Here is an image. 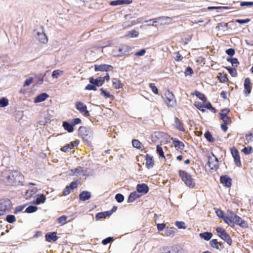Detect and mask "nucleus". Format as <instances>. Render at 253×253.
<instances>
[{
  "mask_svg": "<svg viewBox=\"0 0 253 253\" xmlns=\"http://www.w3.org/2000/svg\"><path fill=\"white\" fill-rule=\"evenodd\" d=\"M199 236L201 238L205 240L206 241H209L211 238V237L212 236V234L211 232H206L200 233L199 234Z\"/></svg>",
  "mask_w": 253,
  "mask_h": 253,
  "instance_id": "29",
  "label": "nucleus"
},
{
  "mask_svg": "<svg viewBox=\"0 0 253 253\" xmlns=\"http://www.w3.org/2000/svg\"><path fill=\"white\" fill-rule=\"evenodd\" d=\"M228 24L224 22H221L217 24L216 29L218 30L225 31L227 29Z\"/></svg>",
  "mask_w": 253,
  "mask_h": 253,
  "instance_id": "36",
  "label": "nucleus"
},
{
  "mask_svg": "<svg viewBox=\"0 0 253 253\" xmlns=\"http://www.w3.org/2000/svg\"><path fill=\"white\" fill-rule=\"evenodd\" d=\"M227 61L230 62L232 65L234 67H237L239 64L237 58L227 59Z\"/></svg>",
  "mask_w": 253,
  "mask_h": 253,
  "instance_id": "47",
  "label": "nucleus"
},
{
  "mask_svg": "<svg viewBox=\"0 0 253 253\" xmlns=\"http://www.w3.org/2000/svg\"><path fill=\"white\" fill-rule=\"evenodd\" d=\"M220 181L226 187H230L231 186L232 179L226 175L220 176Z\"/></svg>",
  "mask_w": 253,
  "mask_h": 253,
  "instance_id": "13",
  "label": "nucleus"
},
{
  "mask_svg": "<svg viewBox=\"0 0 253 253\" xmlns=\"http://www.w3.org/2000/svg\"><path fill=\"white\" fill-rule=\"evenodd\" d=\"M231 154L234 158L236 165L238 167H240L241 166V162L240 161V156L238 150L236 149H231Z\"/></svg>",
  "mask_w": 253,
  "mask_h": 253,
  "instance_id": "11",
  "label": "nucleus"
},
{
  "mask_svg": "<svg viewBox=\"0 0 253 253\" xmlns=\"http://www.w3.org/2000/svg\"><path fill=\"white\" fill-rule=\"evenodd\" d=\"M46 197L43 194H39L37 195L36 199L33 202L35 205H40L45 203Z\"/></svg>",
  "mask_w": 253,
  "mask_h": 253,
  "instance_id": "20",
  "label": "nucleus"
},
{
  "mask_svg": "<svg viewBox=\"0 0 253 253\" xmlns=\"http://www.w3.org/2000/svg\"><path fill=\"white\" fill-rule=\"evenodd\" d=\"M113 238L109 237L102 240V243L105 245L113 241Z\"/></svg>",
  "mask_w": 253,
  "mask_h": 253,
  "instance_id": "61",
  "label": "nucleus"
},
{
  "mask_svg": "<svg viewBox=\"0 0 253 253\" xmlns=\"http://www.w3.org/2000/svg\"><path fill=\"white\" fill-rule=\"evenodd\" d=\"M220 119L222 120V121L225 124H229L231 122V120L229 117L228 116L221 117Z\"/></svg>",
  "mask_w": 253,
  "mask_h": 253,
  "instance_id": "56",
  "label": "nucleus"
},
{
  "mask_svg": "<svg viewBox=\"0 0 253 253\" xmlns=\"http://www.w3.org/2000/svg\"><path fill=\"white\" fill-rule=\"evenodd\" d=\"M216 231L217 233V235L220 237H221L222 235H224L226 232L225 230L221 227H217L216 228Z\"/></svg>",
  "mask_w": 253,
  "mask_h": 253,
  "instance_id": "49",
  "label": "nucleus"
},
{
  "mask_svg": "<svg viewBox=\"0 0 253 253\" xmlns=\"http://www.w3.org/2000/svg\"><path fill=\"white\" fill-rule=\"evenodd\" d=\"M63 126L64 128L69 132H72L74 131L73 125L67 122L63 123Z\"/></svg>",
  "mask_w": 253,
  "mask_h": 253,
  "instance_id": "27",
  "label": "nucleus"
},
{
  "mask_svg": "<svg viewBox=\"0 0 253 253\" xmlns=\"http://www.w3.org/2000/svg\"><path fill=\"white\" fill-rule=\"evenodd\" d=\"M227 70L228 71L229 73L232 76H235L236 75V70L235 69L231 68V67H226Z\"/></svg>",
  "mask_w": 253,
  "mask_h": 253,
  "instance_id": "62",
  "label": "nucleus"
},
{
  "mask_svg": "<svg viewBox=\"0 0 253 253\" xmlns=\"http://www.w3.org/2000/svg\"><path fill=\"white\" fill-rule=\"evenodd\" d=\"M12 208V203L8 199L0 200V216L10 212Z\"/></svg>",
  "mask_w": 253,
  "mask_h": 253,
  "instance_id": "3",
  "label": "nucleus"
},
{
  "mask_svg": "<svg viewBox=\"0 0 253 253\" xmlns=\"http://www.w3.org/2000/svg\"><path fill=\"white\" fill-rule=\"evenodd\" d=\"M115 199L118 203H122L124 200V196L122 194H117L115 196Z\"/></svg>",
  "mask_w": 253,
  "mask_h": 253,
  "instance_id": "51",
  "label": "nucleus"
},
{
  "mask_svg": "<svg viewBox=\"0 0 253 253\" xmlns=\"http://www.w3.org/2000/svg\"><path fill=\"white\" fill-rule=\"evenodd\" d=\"M222 240L226 242L229 245H231L232 243V240L229 234L226 232L220 237Z\"/></svg>",
  "mask_w": 253,
  "mask_h": 253,
  "instance_id": "34",
  "label": "nucleus"
},
{
  "mask_svg": "<svg viewBox=\"0 0 253 253\" xmlns=\"http://www.w3.org/2000/svg\"><path fill=\"white\" fill-rule=\"evenodd\" d=\"M175 225L179 229H185L186 226H185V223L183 221H176L175 222Z\"/></svg>",
  "mask_w": 253,
  "mask_h": 253,
  "instance_id": "53",
  "label": "nucleus"
},
{
  "mask_svg": "<svg viewBox=\"0 0 253 253\" xmlns=\"http://www.w3.org/2000/svg\"><path fill=\"white\" fill-rule=\"evenodd\" d=\"M38 210V207L35 206H30L26 209L25 212L33 213Z\"/></svg>",
  "mask_w": 253,
  "mask_h": 253,
  "instance_id": "39",
  "label": "nucleus"
},
{
  "mask_svg": "<svg viewBox=\"0 0 253 253\" xmlns=\"http://www.w3.org/2000/svg\"><path fill=\"white\" fill-rule=\"evenodd\" d=\"M139 197L140 195L138 194V192L137 191L132 192L128 196L127 202L132 203Z\"/></svg>",
  "mask_w": 253,
  "mask_h": 253,
  "instance_id": "24",
  "label": "nucleus"
},
{
  "mask_svg": "<svg viewBox=\"0 0 253 253\" xmlns=\"http://www.w3.org/2000/svg\"><path fill=\"white\" fill-rule=\"evenodd\" d=\"M156 151H157V153L159 154V155L160 157H162L163 158H165V156L164 155V152L163 150V149L160 145L157 146Z\"/></svg>",
  "mask_w": 253,
  "mask_h": 253,
  "instance_id": "42",
  "label": "nucleus"
},
{
  "mask_svg": "<svg viewBox=\"0 0 253 253\" xmlns=\"http://www.w3.org/2000/svg\"><path fill=\"white\" fill-rule=\"evenodd\" d=\"M72 190V189L70 188L69 186H66L63 191V195H64V196L68 195V194H69L71 193Z\"/></svg>",
  "mask_w": 253,
  "mask_h": 253,
  "instance_id": "59",
  "label": "nucleus"
},
{
  "mask_svg": "<svg viewBox=\"0 0 253 253\" xmlns=\"http://www.w3.org/2000/svg\"><path fill=\"white\" fill-rule=\"evenodd\" d=\"M205 137L210 142H213L215 139L213 138L212 135L209 131H207L204 134Z\"/></svg>",
  "mask_w": 253,
  "mask_h": 253,
  "instance_id": "37",
  "label": "nucleus"
},
{
  "mask_svg": "<svg viewBox=\"0 0 253 253\" xmlns=\"http://www.w3.org/2000/svg\"><path fill=\"white\" fill-rule=\"evenodd\" d=\"M165 253H179L178 249L176 246L168 247L165 250Z\"/></svg>",
  "mask_w": 253,
  "mask_h": 253,
  "instance_id": "30",
  "label": "nucleus"
},
{
  "mask_svg": "<svg viewBox=\"0 0 253 253\" xmlns=\"http://www.w3.org/2000/svg\"><path fill=\"white\" fill-rule=\"evenodd\" d=\"M175 120V126L180 131H184V128L182 126V125L181 123L179 120L178 118L177 117H175L174 118Z\"/></svg>",
  "mask_w": 253,
  "mask_h": 253,
  "instance_id": "33",
  "label": "nucleus"
},
{
  "mask_svg": "<svg viewBox=\"0 0 253 253\" xmlns=\"http://www.w3.org/2000/svg\"><path fill=\"white\" fill-rule=\"evenodd\" d=\"M226 53L230 56H233L235 54V50L233 48H229L226 50Z\"/></svg>",
  "mask_w": 253,
  "mask_h": 253,
  "instance_id": "64",
  "label": "nucleus"
},
{
  "mask_svg": "<svg viewBox=\"0 0 253 253\" xmlns=\"http://www.w3.org/2000/svg\"><path fill=\"white\" fill-rule=\"evenodd\" d=\"M179 172L182 181L187 186H189V187H193L194 186V180L192 178L191 175L190 174L183 170H180Z\"/></svg>",
  "mask_w": 253,
  "mask_h": 253,
  "instance_id": "4",
  "label": "nucleus"
},
{
  "mask_svg": "<svg viewBox=\"0 0 253 253\" xmlns=\"http://www.w3.org/2000/svg\"><path fill=\"white\" fill-rule=\"evenodd\" d=\"M174 230H175V228L170 227V228H167L165 231V234L164 236H173L174 235Z\"/></svg>",
  "mask_w": 253,
  "mask_h": 253,
  "instance_id": "32",
  "label": "nucleus"
},
{
  "mask_svg": "<svg viewBox=\"0 0 253 253\" xmlns=\"http://www.w3.org/2000/svg\"><path fill=\"white\" fill-rule=\"evenodd\" d=\"M240 6L242 7L247 6L251 7L253 6V2L252 1H242L240 2Z\"/></svg>",
  "mask_w": 253,
  "mask_h": 253,
  "instance_id": "52",
  "label": "nucleus"
},
{
  "mask_svg": "<svg viewBox=\"0 0 253 253\" xmlns=\"http://www.w3.org/2000/svg\"><path fill=\"white\" fill-rule=\"evenodd\" d=\"M100 90L101 91V95H103L105 98H110L111 100L114 99V96L103 88H100Z\"/></svg>",
  "mask_w": 253,
  "mask_h": 253,
  "instance_id": "31",
  "label": "nucleus"
},
{
  "mask_svg": "<svg viewBox=\"0 0 253 253\" xmlns=\"http://www.w3.org/2000/svg\"><path fill=\"white\" fill-rule=\"evenodd\" d=\"M76 109L84 116L88 117L90 116L87 106L84 103L80 101H77L75 104Z\"/></svg>",
  "mask_w": 253,
  "mask_h": 253,
  "instance_id": "7",
  "label": "nucleus"
},
{
  "mask_svg": "<svg viewBox=\"0 0 253 253\" xmlns=\"http://www.w3.org/2000/svg\"><path fill=\"white\" fill-rule=\"evenodd\" d=\"M208 162L206 164V167L209 169L210 172H213L215 171L218 168V160L216 156L213 154L208 156Z\"/></svg>",
  "mask_w": 253,
  "mask_h": 253,
  "instance_id": "2",
  "label": "nucleus"
},
{
  "mask_svg": "<svg viewBox=\"0 0 253 253\" xmlns=\"http://www.w3.org/2000/svg\"><path fill=\"white\" fill-rule=\"evenodd\" d=\"M113 67L111 65H106V64H101V65H94V69L96 72L97 71H108L109 70H112L113 69Z\"/></svg>",
  "mask_w": 253,
  "mask_h": 253,
  "instance_id": "10",
  "label": "nucleus"
},
{
  "mask_svg": "<svg viewBox=\"0 0 253 253\" xmlns=\"http://www.w3.org/2000/svg\"><path fill=\"white\" fill-rule=\"evenodd\" d=\"M35 36L36 39L42 43H46L48 41L47 36L43 32L42 29L41 31H38Z\"/></svg>",
  "mask_w": 253,
  "mask_h": 253,
  "instance_id": "9",
  "label": "nucleus"
},
{
  "mask_svg": "<svg viewBox=\"0 0 253 253\" xmlns=\"http://www.w3.org/2000/svg\"><path fill=\"white\" fill-rule=\"evenodd\" d=\"M89 80L90 84H95L96 86H101L104 84L103 79H102L101 77L96 79H94L93 77H90Z\"/></svg>",
  "mask_w": 253,
  "mask_h": 253,
  "instance_id": "16",
  "label": "nucleus"
},
{
  "mask_svg": "<svg viewBox=\"0 0 253 253\" xmlns=\"http://www.w3.org/2000/svg\"><path fill=\"white\" fill-rule=\"evenodd\" d=\"M149 86L151 88L152 91L156 94L158 93V89L154 84L151 83L149 84Z\"/></svg>",
  "mask_w": 253,
  "mask_h": 253,
  "instance_id": "58",
  "label": "nucleus"
},
{
  "mask_svg": "<svg viewBox=\"0 0 253 253\" xmlns=\"http://www.w3.org/2000/svg\"><path fill=\"white\" fill-rule=\"evenodd\" d=\"M25 207V205L19 206L16 207L14 211V213L17 214V213L22 211L24 208Z\"/></svg>",
  "mask_w": 253,
  "mask_h": 253,
  "instance_id": "63",
  "label": "nucleus"
},
{
  "mask_svg": "<svg viewBox=\"0 0 253 253\" xmlns=\"http://www.w3.org/2000/svg\"><path fill=\"white\" fill-rule=\"evenodd\" d=\"M172 139L173 140V144L177 150L181 151L184 150V145L182 142L180 141L179 140H177L175 138L174 139Z\"/></svg>",
  "mask_w": 253,
  "mask_h": 253,
  "instance_id": "15",
  "label": "nucleus"
},
{
  "mask_svg": "<svg viewBox=\"0 0 253 253\" xmlns=\"http://www.w3.org/2000/svg\"><path fill=\"white\" fill-rule=\"evenodd\" d=\"M45 239L46 241L50 242L51 241H56L58 239V237L56 235V233L49 232L45 235Z\"/></svg>",
  "mask_w": 253,
  "mask_h": 253,
  "instance_id": "17",
  "label": "nucleus"
},
{
  "mask_svg": "<svg viewBox=\"0 0 253 253\" xmlns=\"http://www.w3.org/2000/svg\"><path fill=\"white\" fill-rule=\"evenodd\" d=\"M49 97V95L46 93H42L40 94V95H38L34 100L35 103H39L42 102L46 100L48 97Z\"/></svg>",
  "mask_w": 253,
  "mask_h": 253,
  "instance_id": "22",
  "label": "nucleus"
},
{
  "mask_svg": "<svg viewBox=\"0 0 253 253\" xmlns=\"http://www.w3.org/2000/svg\"><path fill=\"white\" fill-rule=\"evenodd\" d=\"M132 144L134 147L136 148L137 149H140L141 145V143H140V142L137 139L133 140L132 141Z\"/></svg>",
  "mask_w": 253,
  "mask_h": 253,
  "instance_id": "48",
  "label": "nucleus"
},
{
  "mask_svg": "<svg viewBox=\"0 0 253 253\" xmlns=\"http://www.w3.org/2000/svg\"><path fill=\"white\" fill-rule=\"evenodd\" d=\"M8 104V101L5 98H2L0 99V107H4Z\"/></svg>",
  "mask_w": 253,
  "mask_h": 253,
  "instance_id": "46",
  "label": "nucleus"
},
{
  "mask_svg": "<svg viewBox=\"0 0 253 253\" xmlns=\"http://www.w3.org/2000/svg\"><path fill=\"white\" fill-rule=\"evenodd\" d=\"M111 214V212L109 211L101 212L97 213L95 215V218L96 220H99L101 218H105L107 216H110Z\"/></svg>",
  "mask_w": 253,
  "mask_h": 253,
  "instance_id": "26",
  "label": "nucleus"
},
{
  "mask_svg": "<svg viewBox=\"0 0 253 253\" xmlns=\"http://www.w3.org/2000/svg\"><path fill=\"white\" fill-rule=\"evenodd\" d=\"M146 159V167L148 169L152 168L154 165V161L153 159V157L149 154H147L145 157Z\"/></svg>",
  "mask_w": 253,
  "mask_h": 253,
  "instance_id": "19",
  "label": "nucleus"
},
{
  "mask_svg": "<svg viewBox=\"0 0 253 253\" xmlns=\"http://www.w3.org/2000/svg\"><path fill=\"white\" fill-rule=\"evenodd\" d=\"M137 191L138 193L146 194L149 191L148 186L144 183L138 184L136 186Z\"/></svg>",
  "mask_w": 253,
  "mask_h": 253,
  "instance_id": "14",
  "label": "nucleus"
},
{
  "mask_svg": "<svg viewBox=\"0 0 253 253\" xmlns=\"http://www.w3.org/2000/svg\"><path fill=\"white\" fill-rule=\"evenodd\" d=\"M139 35L138 31L133 30L128 32L126 35V37H129L131 38L137 37Z\"/></svg>",
  "mask_w": 253,
  "mask_h": 253,
  "instance_id": "38",
  "label": "nucleus"
},
{
  "mask_svg": "<svg viewBox=\"0 0 253 253\" xmlns=\"http://www.w3.org/2000/svg\"><path fill=\"white\" fill-rule=\"evenodd\" d=\"M235 224L239 225L242 228H248V224L247 222L243 220L240 217L237 215V216L235 217V221L234 222V226H235Z\"/></svg>",
  "mask_w": 253,
  "mask_h": 253,
  "instance_id": "12",
  "label": "nucleus"
},
{
  "mask_svg": "<svg viewBox=\"0 0 253 253\" xmlns=\"http://www.w3.org/2000/svg\"><path fill=\"white\" fill-rule=\"evenodd\" d=\"M165 101L168 106H172L175 103L174 97L172 92L168 91L166 92Z\"/></svg>",
  "mask_w": 253,
  "mask_h": 253,
  "instance_id": "8",
  "label": "nucleus"
},
{
  "mask_svg": "<svg viewBox=\"0 0 253 253\" xmlns=\"http://www.w3.org/2000/svg\"><path fill=\"white\" fill-rule=\"evenodd\" d=\"M174 58L176 61H180L182 60L183 57L180 54L179 52H176L174 53Z\"/></svg>",
  "mask_w": 253,
  "mask_h": 253,
  "instance_id": "54",
  "label": "nucleus"
},
{
  "mask_svg": "<svg viewBox=\"0 0 253 253\" xmlns=\"http://www.w3.org/2000/svg\"><path fill=\"white\" fill-rule=\"evenodd\" d=\"M210 244L212 248H215L217 250H220L218 245V242L216 239H212L210 241Z\"/></svg>",
  "mask_w": 253,
  "mask_h": 253,
  "instance_id": "45",
  "label": "nucleus"
},
{
  "mask_svg": "<svg viewBox=\"0 0 253 253\" xmlns=\"http://www.w3.org/2000/svg\"><path fill=\"white\" fill-rule=\"evenodd\" d=\"M85 89L86 90H96L97 89L96 86H95V85L94 84H87L85 86Z\"/></svg>",
  "mask_w": 253,
  "mask_h": 253,
  "instance_id": "55",
  "label": "nucleus"
},
{
  "mask_svg": "<svg viewBox=\"0 0 253 253\" xmlns=\"http://www.w3.org/2000/svg\"><path fill=\"white\" fill-rule=\"evenodd\" d=\"M74 175H85L86 174V170H84L82 167H78L76 169L71 170Z\"/></svg>",
  "mask_w": 253,
  "mask_h": 253,
  "instance_id": "18",
  "label": "nucleus"
},
{
  "mask_svg": "<svg viewBox=\"0 0 253 253\" xmlns=\"http://www.w3.org/2000/svg\"><path fill=\"white\" fill-rule=\"evenodd\" d=\"M78 143L76 141H74V142H71V144H68L65 146H63L61 148V150L63 152H66L68 151L69 150H71L73 149L75 145H77Z\"/></svg>",
  "mask_w": 253,
  "mask_h": 253,
  "instance_id": "25",
  "label": "nucleus"
},
{
  "mask_svg": "<svg viewBox=\"0 0 253 253\" xmlns=\"http://www.w3.org/2000/svg\"><path fill=\"white\" fill-rule=\"evenodd\" d=\"M236 216H237V215L235 214L231 210H228L227 211L226 215L225 218H224V221L231 227H233L234 222Z\"/></svg>",
  "mask_w": 253,
  "mask_h": 253,
  "instance_id": "6",
  "label": "nucleus"
},
{
  "mask_svg": "<svg viewBox=\"0 0 253 253\" xmlns=\"http://www.w3.org/2000/svg\"><path fill=\"white\" fill-rule=\"evenodd\" d=\"M251 80L250 78H247L245 80L244 82V88L245 89V93L246 94H249L251 91Z\"/></svg>",
  "mask_w": 253,
  "mask_h": 253,
  "instance_id": "23",
  "label": "nucleus"
},
{
  "mask_svg": "<svg viewBox=\"0 0 253 253\" xmlns=\"http://www.w3.org/2000/svg\"><path fill=\"white\" fill-rule=\"evenodd\" d=\"M33 79H34L33 77H30L28 79H27L24 82L23 86H27L30 85L33 82Z\"/></svg>",
  "mask_w": 253,
  "mask_h": 253,
  "instance_id": "57",
  "label": "nucleus"
},
{
  "mask_svg": "<svg viewBox=\"0 0 253 253\" xmlns=\"http://www.w3.org/2000/svg\"><path fill=\"white\" fill-rule=\"evenodd\" d=\"M6 220L7 222L10 223H13L16 220V218L14 215L9 214L7 215L6 217Z\"/></svg>",
  "mask_w": 253,
  "mask_h": 253,
  "instance_id": "41",
  "label": "nucleus"
},
{
  "mask_svg": "<svg viewBox=\"0 0 253 253\" xmlns=\"http://www.w3.org/2000/svg\"><path fill=\"white\" fill-rule=\"evenodd\" d=\"M216 215L220 218H222L224 220V218H225L224 212L220 210H218L216 211Z\"/></svg>",
  "mask_w": 253,
  "mask_h": 253,
  "instance_id": "60",
  "label": "nucleus"
},
{
  "mask_svg": "<svg viewBox=\"0 0 253 253\" xmlns=\"http://www.w3.org/2000/svg\"><path fill=\"white\" fill-rule=\"evenodd\" d=\"M90 197V193L87 191H83L79 195V199L83 201H86L89 199Z\"/></svg>",
  "mask_w": 253,
  "mask_h": 253,
  "instance_id": "21",
  "label": "nucleus"
},
{
  "mask_svg": "<svg viewBox=\"0 0 253 253\" xmlns=\"http://www.w3.org/2000/svg\"><path fill=\"white\" fill-rule=\"evenodd\" d=\"M63 73V71L59 70H56L52 72V77L53 78H57L59 76L62 75Z\"/></svg>",
  "mask_w": 253,
  "mask_h": 253,
  "instance_id": "40",
  "label": "nucleus"
},
{
  "mask_svg": "<svg viewBox=\"0 0 253 253\" xmlns=\"http://www.w3.org/2000/svg\"><path fill=\"white\" fill-rule=\"evenodd\" d=\"M67 218V216L66 215H62L60 217H59L57 219V221L58 223L61 224H64L66 223V221Z\"/></svg>",
  "mask_w": 253,
  "mask_h": 253,
  "instance_id": "44",
  "label": "nucleus"
},
{
  "mask_svg": "<svg viewBox=\"0 0 253 253\" xmlns=\"http://www.w3.org/2000/svg\"><path fill=\"white\" fill-rule=\"evenodd\" d=\"M1 177L2 180L9 186L19 185L24 179V177L21 172L12 170L2 172Z\"/></svg>",
  "mask_w": 253,
  "mask_h": 253,
  "instance_id": "1",
  "label": "nucleus"
},
{
  "mask_svg": "<svg viewBox=\"0 0 253 253\" xmlns=\"http://www.w3.org/2000/svg\"><path fill=\"white\" fill-rule=\"evenodd\" d=\"M113 85L115 89H119L122 87L123 85L120 81L117 79H113L112 80Z\"/></svg>",
  "mask_w": 253,
  "mask_h": 253,
  "instance_id": "35",
  "label": "nucleus"
},
{
  "mask_svg": "<svg viewBox=\"0 0 253 253\" xmlns=\"http://www.w3.org/2000/svg\"><path fill=\"white\" fill-rule=\"evenodd\" d=\"M196 95L198 98H199L200 100H202L203 101H206L207 99L204 94L201 93L200 92L196 91Z\"/></svg>",
  "mask_w": 253,
  "mask_h": 253,
  "instance_id": "50",
  "label": "nucleus"
},
{
  "mask_svg": "<svg viewBox=\"0 0 253 253\" xmlns=\"http://www.w3.org/2000/svg\"><path fill=\"white\" fill-rule=\"evenodd\" d=\"M242 151L245 155H249L253 152V149L252 147H245L243 149Z\"/></svg>",
  "mask_w": 253,
  "mask_h": 253,
  "instance_id": "43",
  "label": "nucleus"
},
{
  "mask_svg": "<svg viewBox=\"0 0 253 253\" xmlns=\"http://www.w3.org/2000/svg\"><path fill=\"white\" fill-rule=\"evenodd\" d=\"M79 131L80 135L83 138H85L88 136V130L87 128L85 126H80L79 129Z\"/></svg>",
  "mask_w": 253,
  "mask_h": 253,
  "instance_id": "28",
  "label": "nucleus"
},
{
  "mask_svg": "<svg viewBox=\"0 0 253 253\" xmlns=\"http://www.w3.org/2000/svg\"><path fill=\"white\" fill-rule=\"evenodd\" d=\"M131 50L130 46L127 45H124L118 49H115L113 50L112 53L114 57H121L125 55Z\"/></svg>",
  "mask_w": 253,
  "mask_h": 253,
  "instance_id": "5",
  "label": "nucleus"
}]
</instances>
